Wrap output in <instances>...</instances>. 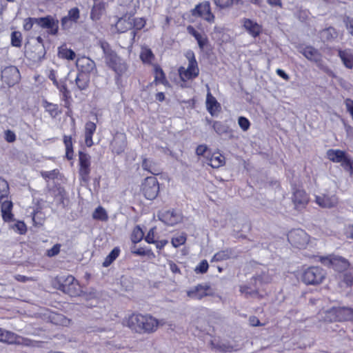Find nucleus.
Masks as SVG:
<instances>
[{
  "label": "nucleus",
  "mask_w": 353,
  "mask_h": 353,
  "mask_svg": "<svg viewBox=\"0 0 353 353\" xmlns=\"http://www.w3.org/2000/svg\"><path fill=\"white\" fill-rule=\"evenodd\" d=\"M122 325L134 333L150 334L158 330L160 321L150 314L136 312L125 316L122 320Z\"/></svg>",
  "instance_id": "obj_1"
},
{
  "label": "nucleus",
  "mask_w": 353,
  "mask_h": 353,
  "mask_svg": "<svg viewBox=\"0 0 353 353\" xmlns=\"http://www.w3.org/2000/svg\"><path fill=\"white\" fill-rule=\"evenodd\" d=\"M52 285L54 288L70 296H77L81 292L79 281L71 274L57 275L54 279Z\"/></svg>",
  "instance_id": "obj_2"
},
{
  "label": "nucleus",
  "mask_w": 353,
  "mask_h": 353,
  "mask_svg": "<svg viewBox=\"0 0 353 353\" xmlns=\"http://www.w3.org/2000/svg\"><path fill=\"white\" fill-rule=\"evenodd\" d=\"M185 57L188 61V67L180 66L178 68V74L183 83L181 86L183 88L187 87L186 83L188 81H192L197 78L200 72L194 53L192 51H189L186 53Z\"/></svg>",
  "instance_id": "obj_3"
},
{
  "label": "nucleus",
  "mask_w": 353,
  "mask_h": 353,
  "mask_svg": "<svg viewBox=\"0 0 353 353\" xmlns=\"http://www.w3.org/2000/svg\"><path fill=\"white\" fill-rule=\"evenodd\" d=\"M326 277L325 270L320 266H310L303 269L300 279L306 285H319Z\"/></svg>",
  "instance_id": "obj_4"
},
{
  "label": "nucleus",
  "mask_w": 353,
  "mask_h": 353,
  "mask_svg": "<svg viewBox=\"0 0 353 353\" xmlns=\"http://www.w3.org/2000/svg\"><path fill=\"white\" fill-rule=\"evenodd\" d=\"M327 158L335 163H341V167L350 174H353V159L345 151L339 149H330L326 152Z\"/></svg>",
  "instance_id": "obj_5"
},
{
  "label": "nucleus",
  "mask_w": 353,
  "mask_h": 353,
  "mask_svg": "<svg viewBox=\"0 0 353 353\" xmlns=\"http://www.w3.org/2000/svg\"><path fill=\"white\" fill-rule=\"evenodd\" d=\"M319 261L323 264L333 269L338 273L345 272L351 266V264L347 259L341 256L334 254H329L325 256H321Z\"/></svg>",
  "instance_id": "obj_6"
},
{
  "label": "nucleus",
  "mask_w": 353,
  "mask_h": 353,
  "mask_svg": "<svg viewBox=\"0 0 353 353\" xmlns=\"http://www.w3.org/2000/svg\"><path fill=\"white\" fill-rule=\"evenodd\" d=\"M291 201L295 211L303 212L307 208L310 197L308 193L302 188L294 185L292 188Z\"/></svg>",
  "instance_id": "obj_7"
},
{
  "label": "nucleus",
  "mask_w": 353,
  "mask_h": 353,
  "mask_svg": "<svg viewBox=\"0 0 353 353\" xmlns=\"http://www.w3.org/2000/svg\"><path fill=\"white\" fill-rule=\"evenodd\" d=\"M0 342L8 345H20L26 347H34L37 341L23 337L11 331L5 330L1 328L0 332Z\"/></svg>",
  "instance_id": "obj_8"
},
{
  "label": "nucleus",
  "mask_w": 353,
  "mask_h": 353,
  "mask_svg": "<svg viewBox=\"0 0 353 353\" xmlns=\"http://www.w3.org/2000/svg\"><path fill=\"white\" fill-rule=\"evenodd\" d=\"M160 191V185L158 179L154 176H147L141 182L140 192L148 200L155 199Z\"/></svg>",
  "instance_id": "obj_9"
},
{
  "label": "nucleus",
  "mask_w": 353,
  "mask_h": 353,
  "mask_svg": "<svg viewBox=\"0 0 353 353\" xmlns=\"http://www.w3.org/2000/svg\"><path fill=\"white\" fill-rule=\"evenodd\" d=\"M90 157L83 152H79V179L81 185H86L90 180Z\"/></svg>",
  "instance_id": "obj_10"
},
{
  "label": "nucleus",
  "mask_w": 353,
  "mask_h": 353,
  "mask_svg": "<svg viewBox=\"0 0 353 353\" xmlns=\"http://www.w3.org/2000/svg\"><path fill=\"white\" fill-rule=\"evenodd\" d=\"M326 319L329 321H345L353 318V309L348 307H334L326 313Z\"/></svg>",
  "instance_id": "obj_11"
},
{
  "label": "nucleus",
  "mask_w": 353,
  "mask_h": 353,
  "mask_svg": "<svg viewBox=\"0 0 353 353\" xmlns=\"http://www.w3.org/2000/svg\"><path fill=\"white\" fill-rule=\"evenodd\" d=\"M105 63L117 74V79H119L128 70L126 63L116 52H111L105 59Z\"/></svg>",
  "instance_id": "obj_12"
},
{
  "label": "nucleus",
  "mask_w": 353,
  "mask_h": 353,
  "mask_svg": "<svg viewBox=\"0 0 353 353\" xmlns=\"http://www.w3.org/2000/svg\"><path fill=\"white\" fill-rule=\"evenodd\" d=\"M288 240L293 247L303 249L309 243V236L303 230L295 229L288 232Z\"/></svg>",
  "instance_id": "obj_13"
},
{
  "label": "nucleus",
  "mask_w": 353,
  "mask_h": 353,
  "mask_svg": "<svg viewBox=\"0 0 353 353\" xmlns=\"http://www.w3.org/2000/svg\"><path fill=\"white\" fill-rule=\"evenodd\" d=\"M76 67L79 74L90 75L97 72L95 62L86 56H81L76 60Z\"/></svg>",
  "instance_id": "obj_14"
},
{
  "label": "nucleus",
  "mask_w": 353,
  "mask_h": 353,
  "mask_svg": "<svg viewBox=\"0 0 353 353\" xmlns=\"http://www.w3.org/2000/svg\"><path fill=\"white\" fill-rule=\"evenodd\" d=\"M20 79V72L16 66H8L1 71V80L9 87H12L17 84L19 81Z\"/></svg>",
  "instance_id": "obj_15"
},
{
  "label": "nucleus",
  "mask_w": 353,
  "mask_h": 353,
  "mask_svg": "<svg viewBox=\"0 0 353 353\" xmlns=\"http://www.w3.org/2000/svg\"><path fill=\"white\" fill-rule=\"evenodd\" d=\"M187 296L194 300H201L203 298L213 294L211 286L208 283L198 284L186 292Z\"/></svg>",
  "instance_id": "obj_16"
},
{
  "label": "nucleus",
  "mask_w": 353,
  "mask_h": 353,
  "mask_svg": "<svg viewBox=\"0 0 353 353\" xmlns=\"http://www.w3.org/2000/svg\"><path fill=\"white\" fill-rule=\"evenodd\" d=\"M192 15L196 18L207 21H213L214 17L210 10V4L208 1H204L197 5L191 11Z\"/></svg>",
  "instance_id": "obj_17"
},
{
  "label": "nucleus",
  "mask_w": 353,
  "mask_h": 353,
  "mask_svg": "<svg viewBox=\"0 0 353 353\" xmlns=\"http://www.w3.org/2000/svg\"><path fill=\"white\" fill-rule=\"evenodd\" d=\"M28 58L33 62H41L45 57L46 50L43 44L32 46L26 51Z\"/></svg>",
  "instance_id": "obj_18"
},
{
  "label": "nucleus",
  "mask_w": 353,
  "mask_h": 353,
  "mask_svg": "<svg viewBox=\"0 0 353 353\" xmlns=\"http://www.w3.org/2000/svg\"><path fill=\"white\" fill-rule=\"evenodd\" d=\"M205 159L207 164L213 168H219L225 163V157L219 152H208Z\"/></svg>",
  "instance_id": "obj_19"
},
{
  "label": "nucleus",
  "mask_w": 353,
  "mask_h": 353,
  "mask_svg": "<svg viewBox=\"0 0 353 353\" xmlns=\"http://www.w3.org/2000/svg\"><path fill=\"white\" fill-rule=\"evenodd\" d=\"M2 219L5 222H10L14 220L12 213L13 203L11 200L6 199L0 201Z\"/></svg>",
  "instance_id": "obj_20"
},
{
  "label": "nucleus",
  "mask_w": 353,
  "mask_h": 353,
  "mask_svg": "<svg viewBox=\"0 0 353 353\" xmlns=\"http://www.w3.org/2000/svg\"><path fill=\"white\" fill-rule=\"evenodd\" d=\"M188 33L194 37L201 50H203L208 43V39L203 31L202 32L196 30L193 26H188L187 28Z\"/></svg>",
  "instance_id": "obj_21"
},
{
  "label": "nucleus",
  "mask_w": 353,
  "mask_h": 353,
  "mask_svg": "<svg viewBox=\"0 0 353 353\" xmlns=\"http://www.w3.org/2000/svg\"><path fill=\"white\" fill-rule=\"evenodd\" d=\"M97 130V125L92 121H88L85 124L84 139L85 144L87 147L90 148L94 145L92 137Z\"/></svg>",
  "instance_id": "obj_22"
},
{
  "label": "nucleus",
  "mask_w": 353,
  "mask_h": 353,
  "mask_svg": "<svg viewBox=\"0 0 353 353\" xmlns=\"http://www.w3.org/2000/svg\"><path fill=\"white\" fill-rule=\"evenodd\" d=\"M209 123H212V128L219 135H225L229 139L234 138L233 130L227 125L221 121H208Z\"/></svg>",
  "instance_id": "obj_23"
},
{
  "label": "nucleus",
  "mask_w": 353,
  "mask_h": 353,
  "mask_svg": "<svg viewBox=\"0 0 353 353\" xmlns=\"http://www.w3.org/2000/svg\"><path fill=\"white\" fill-rule=\"evenodd\" d=\"M205 103L207 110L212 116L214 115L216 112H220L221 110V104L210 91L207 93Z\"/></svg>",
  "instance_id": "obj_24"
},
{
  "label": "nucleus",
  "mask_w": 353,
  "mask_h": 353,
  "mask_svg": "<svg viewBox=\"0 0 353 353\" xmlns=\"http://www.w3.org/2000/svg\"><path fill=\"white\" fill-rule=\"evenodd\" d=\"M48 319L50 323L59 326L68 327L70 325L71 320L65 316L63 314L50 312L48 315Z\"/></svg>",
  "instance_id": "obj_25"
},
{
  "label": "nucleus",
  "mask_w": 353,
  "mask_h": 353,
  "mask_svg": "<svg viewBox=\"0 0 353 353\" xmlns=\"http://www.w3.org/2000/svg\"><path fill=\"white\" fill-rule=\"evenodd\" d=\"M303 56L308 60L319 63L322 61V56L318 50L312 46H306L302 51Z\"/></svg>",
  "instance_id": "obj_26"
},
{
  "label": "nucleus",
  "mask_w": 353,
  "mask_h": 353,
  "mask_svg": "<svg viewBox=\"0 0 353 353\" xmlns=\"http://www.w3.org/2000/svg\"><path fill=\"white\" fill-rule=\"evenodd\" d=\"M338 56L341 59L343 65L348 69L353 68V50H339Z\"/></svg>",
  "instance_id": "obj_27"
},
{
  "label": "nucleus",
  "mask_w": 353,
  "mask_h": 353,
  "mask_svg": "<svg viewBox=\"0 0 353 353\" xmlns=\"http://www.w3.org/2000/svg\"><path fill=\"white\" fill-rule=\"evenodd\" d=\"M316 203L321 208H331L336 205V199L326 194L316 196Z\"/></svg>",
  "instance_id": "obj_28"
},
{
  "label": "nucleus",
  "mask_w": 353,
  "mask_h": 353,
  "mask_svg": "<svg viewBox=\"0 0 353 353\" xmlns=\"http://www.w3.org/2000/svg\"><path fill=\"white\" fill-rule=\"evenodd\" d=\"M42 105L46 112H47L52 119H55L62 113V110L58 104L50 103L47 100H43Z\"/></svg>",
  "instance_id": "obj_29"
},
{
  "label": "nucleus",
  "mask_w": 353,
  "mask_h": 353,
  "mask_svg": "<svg viewBox=\"0 0 353 353\" xmlns=\"http://www.w3.org/2000/svg\"><path fill=\"white\" fill-rule=\"evenodd\" d=\"M125 23H113L111 25L110 31L113 34H120L125 32L128 28H136L137 29H141L145 26V23H128L130 25V28L123 27Z\"/></svg>",
  "instance_id": "obj_30"
},
{
  "label": "nucleus",
  "mask_w": 353,
  "mask_h": 353,
  "mask_svg": "<svg viewBox=\"0 0 353 353\" xmlns=\"http://www.w3.org/2000/svg\"><path fill=\"white\" fill-rule=\"evenodd\" d=\"M154 83L156 85L158 84H163V85H167L168 83V80L166 79V76L165 72H163L161 67L158 64H154Z\"/></svg>",
  "instance_id": "obj_31"
},
{
  "label": "nucleus",
  "mask_w": 353,
  "mask_h": 353,
  "mask_svg": "<svg viewBox=\"0 0 353 353\" xmlns=\"http://www.w3.org/2000/svg\"><path fill=\"white\" fill-rule=\"evenodd\" d=\"M58 57L70 61L75 59L76 54L72 49L68 48L66 44H63L58 48Z\"/></svg>",
  "instance_id": "obj_32"
},
{
  "label": "nucleus",
  "mask_w": 353,
  "mask_h": 353,
  "mask_svg": "<svg viewBox=\"0 0 353 353\" xmlns=\"http://www.w3.org/2000/svg\"><path fill=\"white\" fill-rule=\"evenodd\" d=\"M42 34L46 37L56 35L59 30V23H39Z\"/></svg>",
  "instance_id": "obj_33"
},
{
  "label": "nucleus",
  "mask_w": 353,
  "mask_h": 353,
  "mask_svg": "<svg viewBox=\"0 0 353 353\" xmlns=\"http://www.w3.org/2000/svg\"><path fill=\"white\" fill-rule=\"evenodd\" d=\"M90 75L77 73L75 82L80 90H86L90 84Z\"/></svg>",
  "instance_id": "obj_34"
},
{
  "label": "nucleus",
  "mask_w": 353,
  "mask_h": 353,
  "mask_svg": "<svg viewBox=\"0 0 353 353\" xmlns=\"http://www.w3.org/2000/svg\"><path fill=\"white\" fill-rule=\"evenodd\" d=\"M63 141L65 147V157L68 160L73 159L74 150L72 137L70 135H64L63 137Z\"/></svg>",
  "instance_id": "obj_35"
},
{
  "label": "nucleus",
  "mask_w": 353,
  "mask_h": 353,
  "mask_svg": "<svg viewBox=\"0 0 353 353\" xmlns=\"http://www.w3.org/2000/svg\"><path fill=\"white\" fill-rule=\"evenodd\" d=\"M251 284L253 287H262L263 285L270 283V279L265 274L253 276L251 279Z\"/></svg>",
  "instance_id": "obj_36"
},
{
  "label": "nucleus",
  "mask_w": 353,
  "mask_h": 353,
  "mask_svg": "<svg viewBox=\"0 0 353 353\" xmlns=\"http://www.w3.org/2000/svg\"><path fill=\"white\" fill-rule=\"evenodd\" d=\"M121 252L119 247H115L110 252V254L105 258L102 265L104 268L109 267L119 256Z\"/></svg>",
  "instance_id": "obj_37"
},
{
  "label": "nucleus",
  "mask_w": 353,
  "mask_h": 353,
  "mask_svg": "<svg viewBox=\"0 0 353 353\" xmlns=\"http://www.w3.org/2000/svg\"><path fill=\"white\" fill-rule=\"evenodd\" d=\"M142 168L154 175L161 174V170L155 167L154 163L150 162L148 159L144 158L141 162Z\"/></svg>",
  "instance_id": "obj_38"
},
{
  "label": "nucleus",
  "mask_w": 353,
  "mask_h": 353,
  "mask_svg": "<svg viewBox=\"0 0 353 353\" xmlns=\"http://www.w3.org/2000/svg\"><path fill=\"white\" fill-rule=\"evenodd\" d=\"M61 100L63 102V106L67 109L66 115L70 116L72 114V97L70 91L61 94Z\"/></svg>",
  "instance_id": "obj_39"
},
{
  "label": "nucleus",
  "mask_w": 353,
  "mask_h": 353,
  "mask_svg": "<svg viewBox=\"0 0 353 353\" xmlns=\"http://www.w3.org/2000/svg\"><path fill=\"white\" fill-rule=\"evenodd\" d=\"M140 59L143 63L152 64L154 59V54L148 48H143L140 53Z\"/></svg>",
  "instance_id": "obj_40"
},
{
  "label": "nucleus",
  "mask_w": 353,
  "mask_h": 353,
  "mask_svg": "<svg viewBox=\"0 0 353 353\" xmlns=\"http://www.w3.org/2000/svg\"><path fill=\"white\" fill-rule=\"evenodd\" d=\"M92 218L98 221H107L108 220V215L102 206H98L92 213Z\"/></svg>",
  "instance_id": "obj_41"
},
{
  "label": "nucleus",
  "mask_w": 353,
  "mask_h": 353,
  "mask_svg": "<svg viewBox=\"0 0 353 353\" xmlns=\"http://www.w3.org/2000/svg\"><path fill=\"white\" fill-rule=\"evenodd\" d=\"M10 194V188L8 181L0 176V201L4 199H8Z\"/></svg>",
  "instance_id": "obj_42"
},
{
  "label": "nucleus",
  "mask_w": 353,
  "mask_h": 353,
  "mask_svg": "<svg viewBox=\"0 0 353 353\" xmlns=\"http://www.w3.org/2000/svg\"><path fill=\"white\" fill-rule=\"evenodd\" d=\"M244 26L249 34L254 37L259 36L262 31V26L259 23H244Z\"/></svg>",
  "instance_id": "obj_43"
},
{
  "label": "nucleus",
  "mask_w": 353,
  "mask_h": 353,
  "mask_svg": "<svg viewBox=\"0 0 353 353\" xmlns=\"http://www.w3.org/2000/svg\"><path fill=\"white\" fill-rule=\"evenodd\" d=\"M11 45L16 48H21L22 46V34L19 31H13L11 33Z\"/></svg>",
  "instance_id": "obj_44"
},
{
  "label": "nucleus",
  "mask_w": 353,
  "mask_h": 353,
  "mask_svg": "<svg viewBox=\"0 0 353 353\" xmlns=\"http://www.w3.org/2000/svg\"><path fill=\"white\" fill-rule=\"evenodd\" d=\"M105 10V3H99L94 6L91 12V19L93 21L100 19L99 14H101Z\"/></svg>",
  "instance_id": "obj_45"
},
{
  "label": "nucleus",
  "mask_w": 353,
  "mask_h": 353,
  "mask_svg": "<svg viewBox=\"0 0 353 353\" xmlns=\"http://www.w3.org/2000/svg\"><path fill=\"white\" fill-rule=\"evenodd\" d=\"M11 228L17 234L24 235L27 232L26 224L23 221H17L16 223L11 225Z\"/></svg>",
  "instance_id": "obj_46"
},
{
  "label": "nucleus",
  "mask_w": 353,
  "mask_h": 353,
  "mask_svg": "<svg viewBox=\"0 0 353 353\" xmlns=\"http://www.w3.org/2000/svg\"><path fill=\"white\" fill-rule=\"evenodd\" d=\"M79 17V10L77 8H73L68 11V16L62 18L61 22H68V21H75Z\"/></svg>",
  "instance_id": "obj_47"
},
{
  "label": "nucleus",
  "mask_w": 353,
  "mask_h": 353,
  "mask_svg": "<svg viewBox=\"0 0 353 353\" xmlns=\"http://www.w3.org/2000/svg\"><path fill=\"white\" fill-rule=\"evenodd\" d=\"M241 0H213L214 4L221 9L228 8L234 4L238 3Z\"/></svg>",
  "instance_id": "obj_48"
},
{
  "label": "nucleus",
  "mask_w": 353,
  "mask_h": 353,
  "mask_svg": "<svg viewBox=\"0 0 353 353\" xmlns=\"http://www.w3.org/2000/svg\"><path fill=\"white\" fill-rule=\"evenodd\" d=\"M144 234L139 226H136L132 233L131 240L134 243L140 242L143 238Z\"/></svg>",
  "instance_id": "obj_49"
},
{
  "label": "nucleus",
  "mask_w": 353,
  "mask_h": 353,
  "mask_svg": "<svg viewBox=\"0 0 353 353\" xmlns=\"http://www.w3.org/2000/svg\"><path fill=\"white\" fill-rule=\"evenodd\" d=\"M186 235L185 234H182L181 235L172 237L171 239V243L174 248H176L181 245H184L186 242Z\"/></svg>",
  "instance_id": "obj_50"
},
{
  "label": "nucleus",
  "mask_w": 353,
  "mask_h": 353,
  "mask_svg": "<svg viewBox=\"0 0 353 353\" xmlns=\"http://www.w3.org/2000/svg\"><path fill=\"white\" fill-rule=\"evenodd\" d=\"M59 172L57 169H54L50 171H41V176L46 180H54L58 177Z\"/></svg>",
  "instance_id": "obj_51"
},
{
  "label": "nucleus",
  "mask_w": 353,
  "mask_h": 353,
  "mask_svg": "<svg viewBox=\"0 0 353 353\" xmlns=\"http://www.w3.org/2000/svg\"><path fill=\"white\" fill-rule=\"evenodd\" d=\"M230 259V254L228 250H221L214 254L212 261H222Z\"/></svg>",
  "instance_id": "obj_52"
},
{
  "label": "nucleus",
  "mask_w": 353,
  "mask_h": 353,
  "mask_svg": "<svg viewBox=\"0 0 353 353\" xmlns=\"http://www.w3.org/2000/svg\"><path fill=\"white\" fill-rule=\"evenodd\" d=\"M132 254L137 256H148L150 258H154L155 255L151 250H145L143 248H139L132 251Z\"/></svg>",
  "instance_id": "obj_53"
},
{
  "label": "nucleus",
  "mask_w": 353,
  "mask_h": 353,
  "mask_svg": "<svg viewBox=\"0 0 353 353\" xmlns=\"http://www.w3.org/2000/svg\"><path fill=\"white\" fill-rule=\"evenodd\" d=\"M99 46H100L101 48L103 50V52L104 53L105 59H108V55L111 52H115L114 51H113L111 49L110 44L105 41H100Z\"/></svg>",
  "instance_id": "obj_54"
},
{
  "label": "nucleus",
  "mask_w": 353,
  "mask_h": 353,
  "mask_svg": "<svg viewBox=\"0 0 353 353\" xmlns=\"http://www.w3.org/2000/svg\"><path fill=\"white\" fill-rule=\"evenodd\" d=\"M208 268H209L208 263L205 259H204V260H202L199 263V265L195 268L194 271L196 273L205 274L208 272Z\"/></svg>",
  "instance_id": "obj_55"
},
{
  "label": "nucleus",
  "mask_w": 353,
  "mask_h": 353,
  "mask_svg": "<svg viewBox=\"0 0 353 353\" xmlns=\"http://www.w3.org/2000/svg\"><path fill=\"white\" fill-rule=\"evenodd\" d=\"M238 123L240 128L245 132L250 127V122L248 119L243 116L239 117Z\"/></svg>",
  "instance_id": "obj_56"
},
{
  "label": "nucleus",
  "mask_w": 353,
  "mask_h": 353,
  "mask_svg": "<svg viewBox=\"0 0 353 353\" xmlns=\"http://www.w3.org/2000/svg\"><path fill=\"white\" fill-rule=\"evenodd\" d=\"M28 22H59L57 19H54L52 16H47L39 19L28 18Z\"/></svg>",
  "instance_id": "obj_57"
},
{
  "label": "nucleus",
  "mask_w": 353,
  "mask_h": 353,
  "mask_svg": "<svg viewBox=\"0 0 353 353\" xmlns=\"http://www.w3.org/2000/svg\"><path fill=\"white\" fill-rule=\"evenodd\" d=\"M207 145L205 144L199 145L196 148V154L198 156H203L205 158V156L207 155L208 152H210Z\"/></svg>",
  "instance_id": "obj_58"
},
{
  "label": "nucleus",
  "mask_w": 353,
  "mask_h": 353,
  "mask_svg": "<svg viewBox=\"0 0 353 353\" xmlns=\"http://www.w3.org/2000/svg\"><path fill=\"white\" fill-rule=\"evenodd\" d=\"M4 138L8 143H13L16 141V134L10 130H6L4 132Z\"/></svg>",
  "instance_id": "obj_59"
},
{
  "label": "nucleus",
  "mask_w": 353,
  "mask_h": 353,
  "mask_svg": "<svg viewBox=\"0 0 353 353\" xmlns=\"http://www.w3.org/2000/svg\"><path fill=\"white\" fill-rule=\"evenodd\" d=\"M61 245L57 243L54 245L50 249L47 250V255L48 256H54L57 255L60 252Z\"/></svg>",
  "instance_id": "obj_60"
},
{
  "label": "nucleus",
  "mask_w": 353,
  "mask_h": 353,
  "mask_svg": "<svg viewBox=\"0 0 353 353\" xmlns=\"http://www.w3.org/2000/svg\"><path fill=\"white\" fill-rule=\"evenodd\" d=\"M343 282L347 287H351L353 285V275L351 272H345L343 274Z\"/></svg>",
  "instance_id": "obj_61"
},
{
  "label": "nucleus",
  "mask_w": 353,
  "mask_h": 353,
  "mask_svg": "<svg viewBox=\"0 0 353 353\" xmlns=\"http://www.w3.org/2000/svg\"><path fill=\"white\" fill-rule=\"evenodd\" d=\"M253 289L248 285H241L239 287V291L242 294H244L245 298H249Z\"/></svg>",
  "instance_id": "obj_62"
},
{
  "label": "nucleus",
  "mask_w": 353,
  "mask_h": 353,
  "mask_svg": "<svg viewBox=\"0 0 353 353\" xmlns=\"http://www.w3.org/2000/svg\"><path fill=\"white\" fill-rule=\"evenodd\" d=\"M310 12L306 10H301L298 13V18L301 21L310 20Z\"/></svg>",
  "instance_id": "obj_63"
},
{
  "label": "nucleus",
  "mask_w": 353,
  "mask_h": 353,
  "mask_svg": "<svg viewBox=\"0 0 353 353\" xmlns=\"http://www.w3.org/2000/svg\"><path fill=\"white\" fill-rule=\"evenodd\" d=\"M344 103H345L347 111L349 112V114H350V116L353 120V100L350 98H347L345 100Z\"/></svg>",
  "instance_id": "obj_64"
}]
</instances>
